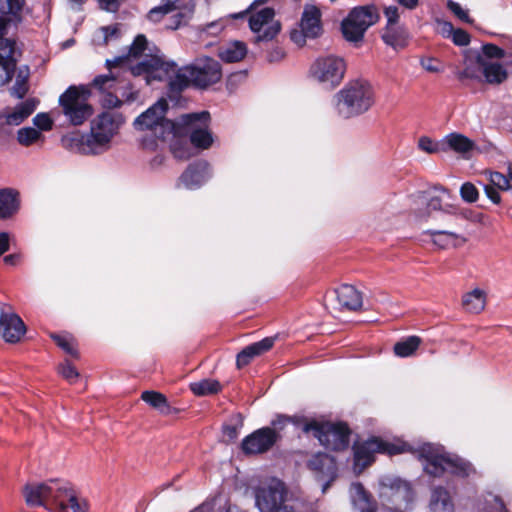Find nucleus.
Segmentation results:
<instances>
[{"instance_id": "obj_1", "label": "nucleus", "mask_w": 512, "mask_h": 512, "mask_svg": "<svg viewBox=\"0 0 512 512\" xmlns=\"http://www.w3.org/2000/svg\"><path fill=\"white\" fill-rule=\"evenodd\" d=\"M146 49V37L138 35L126 55L106 60L109 74L95 77L92 83L104 94L101 99L104 108H117L122 105L123 100L129 102L136 99L135 93L130 91L126 75L144 76L146 84L149 85L156 80L162 81L173 70V65L165 63L159 55H145L143 60L133 65L132 61L141 57Z\"/></svg>"}, {"instance_id": "obj_2", "label": "nucleus", "mask_w": 512, "mask_h": 512, "mask_svg": "<svg viewBox=\"0 0 512 512\" xmlns=\"http://www.w3.org/2000/svg\"><path fill=\"white\" fill-rule=\"evenodd\" d=\"M23 495L29 506H42L50 512H86L87 499L70 482L53 479L42 483H30Z\"/></svg>"}, {"instance_id": "obj_3", "label": "nucleus", "mask_w": 512, "mask_h": 512, "mask_svg": "<svg viewBox=\"0 0 512 512\" xmlns=\"http://www.w3.org/2000/svg\"><path fill=\"white\" fill-rule=\"evenodd\" d=\"M98 114L90 125V133L83 135L79 150L83 154H101L110 148L113 138L125 123L124 115L113 108Z\"/></svg>"}, {"instance_id": "obj_4", "label": "nucleus", "mask_w": 512, "mask_h": 512, "mask_svg": "<svg viewBox=\"0 0 512 512\" xmlns=\"http://www.w3.org/2000/svg\"><path fill=\"white\" fill-rule=\"evenodd\" d=\"M165 63L167 61L164 60ZM173 65V70L163 78L169 81V86L172 91H182L191 83L200 88H206L209 85L217 83L222 77V70L220 63L212 58L203 57L195 61L191 66L176 69L173 62H168Z\"/></svg>"}, {"instance_id": "obj_5", "label": "nucleus", "mask_w": 512, "mask_h": 512, "mask_svg": "<svg viewBox=\"0 0 512 512\" xmlns=\"http://www.w3.org/2000/svg\"><path fill=\"white\" fill-rule=\"evenodd\" d=\"M90 96V89L83 85H72L60 95L59 105L70 124L82 125L92 115L93 109L88 102Z\"/></svg>"}, {"instance_id": "obj_6", "label": "nucleus", "mask_w": 512, "mask_h": 512, "mask_svg": "<svg viewBox=\"0 0 512 512\" xmlns=\"http://www.w3.org/2000/svg\"><path fill=\"white\" fill-rule=\"evenodd\" d=\"M167 109V100H158L134 120V128L142 132H151L156 139L165 140L174 135L175 124L165 117Z\"/></svg>"}, {"instance_id": "obj_7", "label": "nucleus", "mask_w": 512, "mask_h": 512, "mask_svg": "<svg viewBox=\"0 0 512 512\" xmlns=\"http://www.w3.org/2000/svg\"><path fill=\"white\" fill-rule=\"evenodd\" d=\"M405 451V444L384 441L379 437H371L363 442H354V474H360L371 466L375 462L377 453L392 456Z\"/></svg>"}, {"instance_id": "obj_8", "label": "nucleus", "mask_w": 512, "mask_h": 512, "mask_svg": "<svg viewBox=\"0 0 512 512\" xmlns=\"http://www.w3.org/2000/svg\"><path fill=\"white\" fill-rule=\"evenodd\" d=\"M305 433H311L326 449L340 451L349 443V427L340 422L311 421L302 427Z\"/></svg>"}, {"instance_id": "obj_9", "label": "nucleus", "mask_w": 512, "mask_h": 512, "mask_svg": "<svg viewBox=\"0 0 512 512\" xmlns=\"http://www.w3.org/2000/svg\"><path fill=\"white\" fill-rule=\"evenodd\" d=\"M347 66L337 56L329 55L317 58L310 66L309 77L326 90L338 87L344 79Z\"/></svg>"}, {"instance_id": "obj_10", "label": "nucleus", "mask_w": 512, "mask_h": 512, "mask_svg": "<svg viewBox=\"0 0 512 512\" xmlns=\"http://www.w3.org/2000/svg\"><path fill=\"white\" fill-rule=\"evenodd\" d=\"M421 455L427 460L424 466L425 471L435 477H440L445 473L464 477L471 471L470 464L463 459L436 454L429 445L422 448Z\"/></svg>"}, {"instance_id": "obj_11", "label": "nucleus", "mask_w": 512, "mask_h": 512, "mask_svg": "<svg viewBox=\"0 0 512 512\" xmlns=\"http://www.w3.org/2000/svg\"><path fill=\"white\" fill-rule=\"evenodd\" d=\"M255 506L259 512H278L282 508L287 490L283 481L266 479L253 489Z\"/></svg>"}, {"instance_id": "obj_12", "label": "nucleus", "mask_w": 512, "mask_h": 512, "mask_svg": "<svg viewBox=\"0 0 512 512\" xmlns=\"http://www.w3.org/2000/svg\"><path fill=\"white\" fill-rule=\"evenodd\" d=\"M321 11L315 5L304 7L299 29L291 31V40L298 46H303L306 38L314 39L322 34Z\"/></svg>"}, {"instance_id": "obj_13", "label": "nucleus", "mask_w": 512, "mask_h": 512, "mask_svg": "<svg viewBox=\"0 0 512 512\" xmlns=\"http://www.w3.org/2000/svg\"><path fill=\"white\" fill-rule=\"evenodd\" d=\"M209 119L207 111L185 114L181 117V124L190 131L191 143L197 148L207 149L213 142L208 130Z\"/></svg>"}, {"instance_id": "obj_14", "label": "nucleus", "mask_w": 512, "mask_h": 512, "mask_svg": "<svg viewBox=\"0 0 512 512\" xmlns=\"http://www.w3.org/2000/svg\"><path fill=\"white\" fill-rule=\"evenodd\" d=\"M272 8H263L249 17V27L255 34V42H267L274 39L280 32V23L274 20Z\"/></svg>"}, {"instance_id": "obj_15", "label": "nucleus", "mask_w": 512, "mask_h": 512, "mask_svg": "<svg viewBox=\"0 0 512 512\" xmlns=\"http://www.w3.org/2000/svg\"><path fill=\"white\" fill-rule=\"evenodd\" d=\"M380 487V497L388 504L401 506L413 500L411 485L398 477H383Z\"/></svg>"}, {"instance_id": "obj_16", "label": "nucleus", "mask_w": 512, "mask_h": 512, "mask_svg": "<svg viewBox=\"0 0 512 512\" xmlns=\"http://www.w3.org/2000/svg\"><path fill=\"white\" fill-rule=\"evenodd\" d=\"M318 482L322 483V492L325 493L330 484L337 478V465L335 459L326 453H316L307 461Z\"/></svg>"}, {"instance_id": "obj_17", "label": "nucleus", "mask_w": 512, "mask_h": 512, "mask_svg": "<svg viewBox=\"0 0 512 512\" xmlns=\"http://www.w3.org/2000/svg\"><path fill=\"white\" fill-rule=\"evenodd\" d=\"M162 2L161 5L152 8L147 17L152 22H158L164 15L175 11L174 17L178 18L175 28L192 15L195 7L191 0L188 2L185 0H162Z\"/></svg>"}, {"instance_id": "obj_18", "label": "nucleus", "mask_w": 512, "mask_h": 512, "mask_svg": "<svg viewBox=\"0 0 512 512\" xmlns=\"http://www.w3.org/2000/svg\"><path fill=\"white\" fill-rule=\"evenodd\" d=\"M277 441V433L270 427L260 428L246 436L241 443L245 454L255 455L270 450Z\"/></svg>"}, {"instance_id": "obj_19", "label": "nucleus", "mask_w": 512, "mask_h": 512, "mask_svg": "<svg viewBox=\"0 0 512 512\" xmlns=\"http://www.w3.org/2000/svg\"><path fill=\"white\" fill-rule=\"evenodd\" d=\"M440 194L434 196H427L424 193H420L415 197V205L413 213L415 217L420 221H425L430 217L431 211L446 210L449 205L443 206L444 198H451V193L446 188L440 187L435 188Z\"/></svg>"}, {"instance_id": "obj_20", "label": "nucleus", "mask_w": 512, "mask_h": 512, "mask_svg": "<svg viewBox=\"0 0 512 512\" xmlns=\"http://www.w3.org/2000/svg\"><path fill=\"white\" fill-rule=\"evenodd\" d=\"M376 102V92L372 83L364 78L354 80V116L368 112Z\"/></svg>"}, {"instance_id": "obj_21", "label": "nucleus", "mask_w": 512, "mask_h": 512, "mask_svg": "<svg viewBox=\"0 0 512 512\" xmlns=\"http://www.w3.org/2000/svg\"><path fill=\"white\" fill-rule=\"evenodd\" d=\"M379 19V13L375 6L366 5L354 7V47L362 41L365 31L374 25Z\"/></svg>"}, {"instance_id": "obj_22", "label": "nucleus", "mask_w": 512, "mask_h": 512, "mask_svg": "<svg viewBox=\"0 0 512 512\" xmlns=\"http://www.w3.org/2000/svg\"><path fill=\"white\" fill-rule=\"evenodd\" d=\"M209 177V164L203 160L198 161L188 166L180 176L177 186L194 190L199 188Z\"/></svg>"}, {"instance_id": "obj_23", "label": "nucleus", "mask_w": 512, "mask_h": 512, "mask_svg": "<svg viewBox=\"0 0 512 512\" xmlns=\"http://www.w3.org/2000/svg\"><path fill=\"white\" fill-rule=\"evenodd\" d=\"M25 332V324L17 314L4 312L0 314V335L6 342H18Z\"/></svg>"}, {"instance_id": "obj_24", "label": "nucleus", "mask_w": 512, "mask_h": 512, "mask_svg": "<svg viewBox=\"0 0 512 512\" xmlns=\"http://www.w3.org/2000/svg\"><path fill=\"white\" fill-rule=\"evenodd\" d=\"M476 63L485 81L489 84H501L508 78V71L498 62L477 56Z\"/></svg>"}, {"instance_id": "obj_25", "label": "nucleus", "mask_w": 512, "mask_h": 512, "mask_svg": "<svg viewBox=\"0 0 512 512\" xmlns=\"http://www.w3.org/2000/svg\"><path fill=\"white\" fill-rule=\"evenodd\" d=\"M9 17H0V61H12L16 65L20 51L15 40L5 37Z\"/></svg>"}, {"instance_id": "obj_26", "label": "nucleus", "mask_w": 512, "mask_h": 512, "mask_svg": "<svg viewBox=\"0 0 512 512\" xmlns=\"http://www.w3.org/2000/svg\"><path fill=\"white\" fill-rule=\"evenodd\" d=\"M487 304V292L481 288H474L465 292L461 297V306L471 314H480L484 311Z\"/></svg>"}, {"instance_id": "obj_27", "label": "nucleus", "mask_w": 512, "mask_h": 512, "mask_svg": "<svg viewBox=\"0 0 512 512\" xmlns=\"http://www.w3.org/2000/svg\"><path fill=\"white\" fill-rule=\"evenodd\" d=\"M274 344L273 337L264 338L258 342H255L247 347H245L240 353L237 355L236 363L238 368H242L250 363V361L272 348Z\"/></svg>"}, {"instance_id": "obj_28", "label": "nucleus", "mask_w": 512, "mask_h": 512, "mask_svg": "<svg viewBox=\"0 0 512 512\" xmlns=\"http://www.w3.org/2000/svg\"><path fill=\"white\" fill-rule=\"evenodd\" d=\"M333 108L342 119H349L352 116V84L346 83L332 99Z\"/></svg>"}, {"instance_id": "obj_29", "label": "nucleus", "mask_w": 512, "mask_h": 512, "mask_svg": "<svg viewBox=\"0 0 512 512\" xmlns=\"http://www.w3.org/2000/svg\"><path fill=\"white\" fill-rule=\"evenodd\" d=\"M354 508L358 512H377V502L361 483H354Z\"/></svg>"}, {"instance_id": "obj_30", "label": "nucleus", "mask_w": 512, "mask_h": 512, "mask_svg": "<svg viewBox=\"0 0 512 512\" xmlns=\"http://www.w3.org/2000/svg\"><path fill=\"white\" fill-rule=\"evenodd\" d=\"M36 105L34 100H26L12 110H7L3 117L5 118V123L8 125L17 126L21 124L27 117H29L33 111L35 110Z\"/></svg>"}, {"instance_id": "obj_31", "label": "nucleus", "mask_w": 512, "mask_h": 512, "mask_svg": "<svg viewBox=\"0 0 512 512\" xmlns=\"http://www.w3.org/2000/svg\"><path fill=\"white\" fill-rule=\"evenodd\" d=\"M425 234L429 235L431 237L432 243L440 249L455 247L465 241L464 238L451 231L428 230L425 232Z\"/></svg>"}, {"instance_id": "obj_32", "label": "nucleus", "mask_w": 512, "mask_h": 512, "mask_svg": "<svg viewBox=\"0 0 512 512\" xmlns=\"http://www.w3.org/2000/svg\"><path fill=\"white\" fill-rule=\"evenodd\" d=\"M430 512H454L453 501L446 489L436 487L432 490Z\"/></svg>"}, {"instance_id": "obj_33", "label": "nucleus", "mask_w": 512, "mask_h": 512, "mask_svg": "<svg viewBox=\"0 0 512 512\" xmlns=\"http://www.w3.org/2000/svg\"><path fill=\"white\" fill-rule=\"evenodd\" d=\"M19 209L18 192L13 189L0 190V217L8 218Z\"/></svg>"}, {"instance_id": "obj_34", "label": "nucleus", "mask_w": 512, "mask_h": 512, "mask_svg": "<svg viewBox=\"0 0 512 512\" xmlns=\"http://www.w3.org/2000/svg\"><path fill=\"white\" fill-rule=\"evenodd\" d=\"M247 54V47L241 41H234L220 48L219 57L228 63L238 62Z\"/></svg>"}, {"instance_id": "obj_35", "label": "nucleus", "mask_w": 512, "mask_h": 512, "mask_svg": "<svg viewBox=\"0 0 512 512\" xmlns=\"http://www.w3.org/2000/svg\"><path fill=\"white\" fill-rule=\"evenodd\" d=\"M382 40L385 44L393 47L394 49H402L407 45V34L404 29L400 27L387 26L382 35Z\"/></svg>"}, {"instance_id": "obj_36", "label": "nucleus", "mask_w": 512, "mask_h": 512, "mask_svg": "<svg viewBox=\"0 0 512 512\" xmlns=\"http://www.w3.org/2000/svg\"><path fill=\"white\" fill-rule=\"evenodd\" d=\"M444 141L451 150L460 154H466L475 147L472 140L460 133H451L445 137Z\"/></svg>"}, {"instance_id": "obj_37", "label": "nucleus", "mask_w": 512, "mask_h": 512, "mask_svg": "<svg viewBox=\"0 0 512 512\" xmlns=\"http://www.w3.org/2000/svg\"><path fill=\"white\" fill-rule=\"evenodd\" d=\"M422 343V339L419 336H409L403 340L395 343L393 351L398 357H409L412 356Z\"/></svg>"}, {"instance_id": "obj_38", "label": "nucleus", "mask_w": 512, "mask_h": 512, "mask_svg": "<svg viewBox=\"0 0 512 512\" xmlns=\"http://www.w3.org/2000/svg\"><path fill=\"white\" fill-rule=\"evenodd\" d=\"M190 390L196 396H209L217 394L221 391V384L215 379H202L192 382L189 385Z\"/></svg>"}, {"instance_id": "obj_39", "label": "nucleus", "mask_w": 512, "mask_h": 512, "mask_svg": "<svg viewBox=\"0 0 512 512\" xmlns=\"http://www.w3.org/2000/svg\"><path fill=\"white\" fill-rule=\"evenodd\" d=\"M334 308L339 311L352 310V286L346 284L337 288L334 292Z\"/></svg>"}, {"instance_id": "obj_40", "label": "nucleus", "mask_w": 512, "mask_h": 512, "mask_svg": "<svg viewBox=\"0 0 512 512\" xmlns=\"http://www.w3.org/2000/svg\"><path fill=\"white\" fill-rule=\"evenodd\" d=\"M120 37V28L118 24L100 27L94 37L93 42L97 45H107Z\"/></svg>"}, {"instance_id": "obj_41", "label": "nucleus", "mask_w": 512, "mask_h": 512, "mask_svg": "<svg viewBox=\"0 0 512 512\" xmlns=\"http://www.w3.org/2000/svg\"><path fill=\"white\" fill-rule=\"evenodd\" d=\"M141 399L153 408L158 409L161 413H169L170 407L168 405L167 398L162 393L156 391H144L141 395Z\"/></svg>"}, {"instance_id": "obj_42", "label": "nucleus", "mask_w": 512, "mask_h": 512, "mask_svg": "<svg viewBox=\"0 0 512 512\" xmlns=\"http://www.w3.org/2000/svg\"><path fill=\"white\" fill-rule=\"evenodd\" d=\"M243 427V417L237 414L232 417L231 422L223 426V437L226 441L232 442L236 440Z\"/></svg>"}, {"instance_id": "obj_43", "label": "nucleus", "mask_w": 512, "mask_h": 512, "mask_svg": "<svg viewBox=\"0 0 512 512\" xmlns=\"http://www.w3.org/2000/svg\"><path fill=\"white\" fill-rule=\"evenodd\" d=\"M41 133L32 127L21 128L17 133V140L21 145L29 146L41 138Z\"/></svg>"}, {"instance_id": "obj_44", "label": "nucleus", "mask_w": 512, "mask_h": 512, "mask_svg": "<svg viewBox=\"0 0 512 512\" xmlns=\"http://www.w3.org/2000/svg\"><path fill=\"white\" fill-rule=\"evenodd\" d=\"M24 0H0V13L2 17L6 15H16L22 8Z\"/></svg>"}, {"instance_id": "obj_45", "label": "nucleus", "mask_w": 512, "mask_h": 512, "mask_svg": "<svg viewBox=\"0 0 512 512\" xmlns=\"http://www.w3.org/2000/svg\"><path fill=\"white\" fill-rule=\"evenodd\" d=\"M54 341L56 344L62 348L66 353L70 354L71 356L77 357L78 352L74 345V341L71 337L67 335H54L53 336Z\"/></svg>"}, {"instance_id": "obj_46", "label": "nucleus", "mask_w": 512, "mask_h": 512, "mask_svg": "<svg viewBox=\"0 0 512 512\" xmlns=\"http://www.w3.org/2000/svg\"><path fill=\"white\" fill-rule=\"evenodd\" d=\"M489 180L491 182V186H494L501 190H509L512 189V183L510 177L505 176L500 172H490Z\"/></svg>"}, {"instance_id": "obj_47", "label": "nucleus", "mask_w": 512, "mask_h": 512, "mask_svg": "<svg viewBox=\"0 0 512 512\" xmlns=\"http://www.w3.org/2000/svg\"><path fill=\"white\" fill-rule=\"evenodd\" d=\"M482 52L481 55L485 59L492 60L493 59H502L507 58V53L501 49L500 47L494 45V44H485L482 46Z\"/></svg>"}, {"instance_id": "obj_48", "label": "nucleus", "mask_w": 512, "mask_h": 512, "mask_svg": "<svg viewBox=\"0 0 512 512\" xmlns=\"http://www.w3.org/2000/svg\"><path fill=\"white\" fill-rule=\"evenodd\" d=\"M460 195L464 201L473 203L478 199L479 192L474 184L466 182L460 188Z\"/></svg>"}, {"instance_id": "obj_49", "label": "nucleus", "mask_w": 512, "mask_h": 512, "mask_svg": "<svg viewBox=\"0 0 512 512\" xmlns=\"http://www.w3.org/2000/svg\"><path fill=\"white\" fill-rule=\"evenodd\" d=\"M58 371L60 375L70 383H74L79 377V373L76 368L68 361L62 363L59 366Z\"/></svg>"}, {"instance_id": "obj_50", "label": "nucleus", "mask_w": 512, "mask_h": 512, "mask_svg": "<svg viewBox=\"0 0 512 512\" xmlns=\"http://www.w3.org/2000/svg\"><path fill=\"white\" fill-rule=\"evenodd\" d=\"M14 70L15 65L12 61H0V86L11 80Z\"/></svg>"}, {"instance_id": "obj_51", "label": "nucleus", "mask_w": 512, "mask_h": 512, "mask_svg": "<svg viewBox=\"0 0 512 512\" xmlns=\"http://www.w3.org/2000/svg\"><path fill=\"white\" fill-rule=\"evenodd\" d=\"M447 7L461 21L466 23H472V19L469 17L468 11L464 10L457 2L448 0Z\"/></svg>"}, {"instance_id": "obj_52", "label": "nucleus", "mask_w": 512, "mask_h": 512, "mask_svg": "<svg viewBox=\"0 0 512 512\" xmlns=\"http://www.w3.org/2000/svg\"><path fill=\"white\" fill-rule=\"evenodd\" d=\"M34 125L43 131H48L52 128V120L48 114L40 113L33 118Z\"/></svg>"}, {"instance_id": "obj_53", "label": "nucleus", "mask_w": 512, "mask_h": 512, "mask_svg": "<svg viewBox=\"0 0 512 512\" xmlns=\"http://www.w3.org/2000/svg\"><path fill=\"white\" fill-rule=\"evenodd\" d=\"M418 147L429 154H433L439 151V146L431 138L427 136L420 137L418 141Z\"/></svg>"}, {"instance_id": "obj_54", "label": "nucleus", "mask_w": 512, "mask_h": 512, "mask_svg": "<svg viewBox=\"0 0 512 512\" xmlns=\"http://www.w3.org/2000/svg\"><path fill=\"white\" fill-rule=\"evenodd\" d=\"M28 90L26 78H17L14 86L12 87V95L17 98H23Z\"/></svg>"}, {"instance_id": "obj_55", "label": "nucleus", "mask_w": 512, "mask_h": 512, "mask_svg": "<svg viewBox=\"0 0 512 512\" xmlns=\"http://www.w3.org/2000/svg\"><path fill=\"white\" fill-rule=\"evenodd\" d=\"M341 31L343 37L352 42V11H350L347 16L341 22Z\"/></svg>"}, {"instance_id": "obj_56", "label": "nucleus", "mask_w": 512, "mask_h": 512, "mask_svg": "<svg viewBox=\"0 0 512 512\" xmlns=\"http://www.w3.org/2000/svg\"><path fill=\"white\" fill-rule=\"evenodd\" d=\"M450 37H452L454 44L458 46H466L470 42L469 34L462 29H455Z\"/></svg>"}, {"instance_id": "obj_57", "label": "nucleus", "mask_w": 512, "mask_h": 512, "mask_svg": "<svg viewBox=\"0 0 512 512\" xmlns=\"http://www.w3.org/2000/svg\"><path fill=\"white\" fill-rule=\"evenodd\" d=\"M384 14L388 20L387 26H394L397 23L399 14L398 8L396 6L386 7L384 10Z\"/></svg>"}, {"instance_id": "obj_58", "label": "nucleus", "mask_w": 512, "mask_h": 512, "mask_svg": "<svg viewBox=\"0 0 512 512\" xmlns=\"http://www.w3.org/2000/svg\"><path fill=\"white\" fill-rule=\"evenodd\" d=\"M99 7L107 12H116L121 0H97Z\"/></svg>"}, {"instance_id": "obj_59", "label": "nucleus", "mask_w": 512, "mask_h": 512, "mask_svg": "<svg viewBox=\"0 0 512 512\" xmlns=\"http://www.w3.org/2000/svg\"><path fill=\"white\" fill-rule=\"evenodd\" d=\"M369 309V303L367 302V305L364 303V295L362 292H359L357 290H354V312L360 311V310H368Z\"/></svg>"}, {"instance_id": "obj_60", "label": "nucleus", "mask_w": 512, "mask_h": 512, "mask_svg": "<svg viewBox=\"0 0 512 512\" xmlns=\"http://www.w3.org/2000/svg\"><path fill=\"white\" fill-rule=\"evenodd\" d=\"M285 51L281 47H275L269 51L267 59L269 62H279L285 57Z\"/></svg>"}, {"instance_id": "obj_61", "label": "nucleus", "mask_w": 512, "mask_h": 512, "mask_svg": "<svg viewBox=\"0 0 512 512\" xmlns=\"http://www.w3.org/2000/svg\"><path fill=\"white\" fill-rule=\"evenodd\" d=\"M437 24L439 33H441L444 37H450L455 30L450 22L437 21Z\"/></svg>"}, {"instance_id": "obj_62", "label": "nucleus", "mask_w": 512, "mask_h": 512, "mask_svg": "<svg viewBox=\"0 0 512 512\" xmlns=\"http://www.w3.org/2000/svg\"><path fill=\"white\" fill-rule=\"evenodd\" d=\"M485 194L487 195V197L495 204H499L500 201H501V197H500V194L498 193V191L496 190V187L494 186H491V185H486L485 188Z\"/></svg>"}, {"instance_id": "obj_63", "label": "nucleus", "mask_w": 512, "mask_h": 512, "mask_svg": "<svg viewBox=\"0 0 512 512\" xmlns=\"http://www.w3.org/2000/svg\"><path fill=\"white\" fill-rule=\"evenodd\" d=\"M489 504L494 512H508L503 500L498 496H494Z\"/></svg>"}, {"instance_id": "obj_64", "label": "nucleus", "mask_w": 512, "mask_h": 512, "mask_svg": "<svg viewBox=\"0 0 512 512\" xmlns=\"http://www.w3.org/2000/svg\"><path fill=\"white\" fill-rule=\"evenodd\" d=\"M223 24L220 22H211L205 27V31L209 34L216 35L223 29Z\"/></svg>"}]
</instances>
